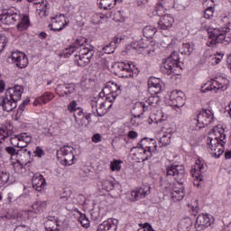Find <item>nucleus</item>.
<instances>
[{"mask_svg":"<svg viewBox=\"0 0 231 231\" xmlns=\"http://www.w3.org/2000/svg\"><path fill=\"white\" fill-rule=\"evenodd\" d=\"M225 143H226V134L223 125L214 126L208 134L207 145L209 154L214 158H219L225 152Z\"/></svg>","mask_w":231,"mask_h":231,"instance_id":"f257e3e1","label":"nucleus"},{"mask_svg":"<svg viewBox=\"0 0 231 231\" xmlns=\"http://www.w3.org/2000/svg\"><path fill=\"white\" fill-rule=\"evenodd\" d=\"M85 42V38H79L69 48H67L65 51L66 55L76 53L74 54L76 57L75 61L77 62L78 66L80 67L89 64L91 59H93V56L95 55V48L90 45H84Z\"/></svg>","mask_w":231,"mask_h":231,"instance_id":"f03ea898","label":"nucleus"},{"mask_svg":"<svg viewBox=\"0 0 231 231\" xmlns=\"http://www.w3.org/2000/svg\"><path fill=\"white\" fill-rule=\"evenodd\" d=\"M166 176H172L177 184H174L173 190L170 194L173 201H181L185 198V188L180 181L185 180V166L181 164H171V166H166Z\"/></svg>","mask_w":231,"mask_h":231,"instance_id":"7ed1b4c3","label":"nucleus"},{"mask_svg":"<svg viewBox=\"0 0 231 231\" xmlns=\"http://www.w3.org/2000/svg\"><path fill=\"white\" fill-rule=\"evenodd\" d=\"M148 124L152 125L154 127H159L161 130L159 132V143L162 147H167L170 145L171 139L172 138V128L171 125L167 123V120L163 118L162 113L159 116L151 115L148 119Z\"/></svg>","mask_w":231,"mask_h":231,"instance_id":"20e7f679","label":"nucleus"},{"mask_svg":"<svg viewBox=\"0 0 231 231\" xmlns=\"http://www.w3.org/2000/svg\"><path fill=\"white\" fill-rule=\"evenodd\" d=\"M208 40L207 46L216 48V44L231 42V31L228 27L211 28L208 30Z\"/></svg>","mask_w":231,"mask_h":231,"instance_id":"39448f33","label":"nucleus"},{"mask_svg":"<svg viewBox=\"0 0 231 231\" xmlns=\"http://www.w3.org/2000/svg\"><path fill=\"white\" fill-rule=\"evenodd\" d=\"M214 122V113L212 110H202L196 116H192L191 118V129L193 131H199L203 129L206 125H210Z\"/></svg>","mask_w":231,"mask_h":231,"instance_id":"423d86ee","label":"nucleus"},{"mask_svg":"<svg viewBox=\"0 0 231 231\" xmlns=\"http://www.w3.org/2000/svg\"><path fill=\"white\" fill-rule=\"evenodd\" d=\"M163 83L162 80L158 78H150L148 80V89L150 93H153V96H151L148 98V106H151L152 107H156L158 104L162 101L160 99V96H158L159 93L162 92Z\"/></svg>","mask_w":231,"mask_h":231,"instance_id":"0eeeda50","label":"nucleus"},{"mask_svg":"<svg viewBox=\"0 0 231 231\" xmlns=\"http://www.w3.org/2000/svg\"><path fill=\"white\" fill-rule=\"evenodd\" d=\"M226 89H228V79L220 77L204 83L200 91L201 93H208V91L219 93V91H226Z\"/></svg>","mask_w":231,"mask_h":231,"instance_id":"6e6552de","label":"nucleus"},{"mask_svg":"<svg viewBox=\"0 0 231 231\" xmlns=\"http://www.w3.org/2000/svg\"><path fill=\"white\" fill-rule=\"evenodd\" d=\"M57 156L61 165L71 166L77 162V158H75V148L73 146H62L58 151Z\"/></svg>","mask_w":231,"mask_h":231,"instance_id":"1a4fd4ad","label":"nucleus"},{"mask_svg":"<svg viewBox=\"0 0 231 231\" xmlns=\"http://www.w3.org/2000/svg\"><path fill=\"white\" fill-rule=\"evenodd\" d=\"M179 69L180 55H178V52L176 51L172 52L170 57L164 60L161 66V70L166 75H172V73L177 75L178 73H176V70Z\"/></svg>","mask_w":231,"mask_h":231,"instance_id":"9d476101","label":"nucleus"},{"mask_svg":"<svg viewBox=\"0 0 231 231\" xmlns=\"http://www.w3.org/2000/svg\"><path fill=\"white\" fill-rule=\"evenodd\" d=\"M164 102L171 107H183L185 106V93L181 90L171 91L165 96Z\"/></svg>","mask_w":231,"mask_h":231,"instance_id":"9b49d317","label":"nucleus"},{"mask_svg":"<svg viewBox=\"0 0 231 231\" xmlns=\"http://www.w3.org/2000/svg\"><path fill=\"white\" fill-rule=\"evenodd\" d=\"M10 143L14 147H18V149H24L32 143V134L28 133H21L19 134H13L10 137Z\"/></svg>","mask_w":231,"mask_h":231,"instance_id":"f8f14e48","label":"nucleus"},{"mask_svg":"<svg viewBox=\"0 0 231 231\" xmlns=\"http://www.w3.org/2000/svg\"><path fill=\"white\" fill-rule=\"evenodd\" d=\"M120 93H122L120 85L113 81H109L102 89V92L99 93V97H106V98H110V100L113 101L118 97V95H120Z\"/></svg>","mask_w":231,"mask_h":231,"instance_id":"ddd939ff","label":"nucleus"},{"mask_svg":"<svg viewBox=\"0 0 231 231\" xmlns=\"http://www.w3.org/2000/svg\"><path fill=\"white\" fill-rule=\"evenodd\" d=\"M99 105L98 108L96 109L95 113H97V116H105L107 114V111L109 107H111L113 105L109 103V101L104 100L102 97H93L90 101V106L92 109H95L97 107V105Z\"/></svg>","mask_w":231,"mask_h":231,"instance_id":"4468645a","label":"nucleus"},{"mask_svg":"<svg viewBox=\"0 0 231 231\" xmlns=\"http://www.w3.org/2000/svg\"><path fill=\"white\" fill-rule=\"evenodd\" d=\"M8 60L20 69H23L28 66V56L21 51L13 52L12 55L8 57Z\"/></svg>","mask_w":231,"mask_h":231,"instance_id":"2eb2a0df","label":"nucleus"},{"mask_svg":"<svg viewBox=\"0 0 231 231\" xmlns=\"http://www.w3.org/2000/svg\"><path fill=\"white\" fill-rule=\"evenodd\" d=\"M51 19V23L49 24V28H51V30H52L53 32H60V30H63L64 26L68 24V22H66V15H64L63 14H56Z\"/></svg>","mask_w":231,"mask_h":231,"instance_id":"dca6fc26","label":"nucleus"},{"mask_svg":"<svg viewBox=\"0 0 231 231\" xmlns=\"http://www.w3.org/2000/svg\"><path fill=\"white\" fill-rule=\"evenodd\" d=\"M134 160H136L138 163L142 162H145V160H149L151 156V152H147V150L143 147H142L140 144L138 146H135L132 149Z\"/></svg>","mask_w":231,"mask_h":231,"instance_id":"f3484780","label":"nucleus"},{"mask_svg":"<svg viewBox=\"0 0 231 231\" xmlns=\"http://www.w3.org/2000/svg\"><path fill=\"white\" fill-rule=\"evenodd\" d=\"M205 172V161L199 158L193 168L191 169V174L193 178H196L199 181H203V173Z\"/></svg>","mask_w":231,"mask_h":231,"instance_id":"a211bd4d","label":"nucleus"},{"mask_svg":"<svg viewBox=\"0 0 231 231\" xmlns=\"http://www.w3.org/2000/svg\"><path fill=\"white\" fill-rule=\"evenodd\" d=\"M212 225V218L208 214H200L198 216L195 223V228L197 231L205 230Z\"/></svg>","mask_w":231,"mask_h":231,"instance_id":"6ab92c4d","label":"nucleus"},{"mask_svg":"<svg viewBox=\"0 0 231 231\" xmlns=\"http://www.w3.org/2000/svg\"><path fill=\"white\" fill-rule=\"evenodd\" d=\"M23 93H24V87L21 85H15L6 90L5 96L9 97L11 99L17 103L19 100H21Z\"/></svg>","mask_w":231,"mask_h":231,"instance_id":"aec40b11","label":"nucleus"},{"mask_svg":"<svg viewBox=\"0 0 231 231\" xmlns=\"http://www.w3.org/2000/svg\"><path fill=\"white\" fill-rule=\"evenodd\" d=\"M47 207H48V203L46 201H42V200L35 201L28 211L22 212V216H26L28 212H31V214H35L36 216H39L40 214H42V212L46 210Z\"/></svg>","mask_w":231,"mask_h":231,"instance_id":"412c9836","label":"nucleus"},{"mask_svg":"<svg viewBox=\"0 0 231 231\" xmlns=\"http://www.w3.org/2000/svg\"><path fill=\"white\" fill-rule=\"evenodd\" d=\"M139 145L142 146L146 152H149L150 154L152 156V152H156L158 149V144L156 143V140L151 138H143L139 143Z\"/></svg>","mask_w":231,"mask_h":231,"instance_id":"4be33fe9","label":"nucleus"},{"mask_svg":"<svg viewBox=\"0 0 231 231\" xmlns=\"http://www.w3.org/2000/svg\"><path fill=\"white\" fill-rule=\"evenodd\" d=\"M116 228H118V220L108 218L97 226V231H116Z\"/></svg>","mask_w":231,"mask_h":231,"instance_id":"5701e85b","label":"nucleus"},{"mask_svg":"<svg viewBox=\"0 0 231 231\" xmlns=\"http://www.w3.org/2000/svg\"><path fill=\"white\" fill-rule=\"evenodd\" d=\"M97 187L101 190H113L115 187H118V182L115 179H102L97 182Z\"/></svg>","mask_w":231,"mask_h":231,"instance_id":"b1692460","label":"nucleus"},{"mask_svg":"<svg viewBox=\"0 0 231 231\" xmlns=\"http://www.w3.org/2000/svg\"><path fill=\"white\" fill-rule=\"evenodd\" d=\"M46 179L41 174H34L32 177V188L38 192H42L46 188Z\"/></svg>","mask_w":231,"mask_h":231,"instance_id":"393cba45","label":"nucleus"},{"mask_svg":"<svg viewBox=\"0 0 231 231\" xmlns=\"http://www.w3.org/2000/svg\"><path fill=\"white\" fill-rule=\"evenodd\" d=\"M0 106H2L4 111L10 113V111H14L15 107H17V103L15 100L10 98L8 96H5L0 99Z\"/></svg>","mask_w":231,"mask_h":231,"instance_id":"a878e982","label":"nucleus"},{"mask_svg":"<svg viewBox=\"0 0 231 231\" xmlns=\"http://www.w3.org/2000/svg\"><path fill=\"white\" fill-rule=\"evenodd\" d=\"M174 18L171 14H164L158 22V28L160 30H171Z\"/></svg>","mask_w":231,"mask_h":231,"instance_id":"bb28decb","label":"nucleus"},{"mask_svg":"<svg viewBox=\"0 0 231 231\" xmlns=\"http://www.w3.org/2000/svg\"><path fill=\"white\" fill-rule=\"evenodd\" d=\"M19 19H21V15L14 13V11H8L4 14V23H5V24H13V23H17Z\"/></svg>","mask_w":231,"mask_h":231,"instance_id":"cd10ccee","label":"nucleus"},{"mask_svg":"<svg viewBox=\"0 0 231 231\" xmlns=\"http://www.w3.org/2000/svg\"><path fill=\"white\" fill-rule=\"evenodd\" d=\"M119 69H121V71H123L124 73L122 74V77L125 79H129L134 77L133 74V69H131V64L130 63H120L118 65Z\"/></svg>","mask_w":231,"mask_h":231,"instance_id":"c85d7f7f","label":"nucleus"},{"mask_svg":"<svg viewBox=\"0 0 231 231\" xmlns=\"http://www.w3.org/2000/svg\"><path fill=\"white\" fill-rule=\"evenodd\" d=\"M124 0H98V5L100 8L104 10H111L115 5H118V3H122Z\"/></svg>","mask_w":231,"mask_h":231,"instance_id":"c756f323","label":"nucleus"},{"mask_svg":"<svg viewBox=\"0 0 231 231\" xmlns=\"http://www.w3.org/2000/svg\"><path fill=\"white\" fill-rule=\"evenodd\" d=\"M174 189V184H171L169 182V180H162L161 182V190L164 196H169V194H171L172 190Z\"/></svg>","mask_w":231,"mask_h":231,"instance_id":"7c9ffc66","label":"nucleus"},{"mask_svg":"<svg viewBox=\"0 0 231 231\" xmlns=\"http://www.w3.org/2000/svg\"><path fill=\"white\" fill-rule=\"evenodd\" d=\"M179 51L181 55H190V53L194 51V46H192L190 42H183L180 47Z\"/></svg>","mask_w":231,"mask_h":231,"instance_id":"2f4dec72","label":"nucleus"},{"mask_svg":"<svg viewBox=\"0 0 231 231\" xmlns=\"http://www.w3.org/2000/svg\"><path fill=\"white\" fill-rule=\"evenodd\" d=\"M57 91H63V94L69 97L72 93H75V86L72 84H65L57 88Z\"/></svg>","mask_w":231,"mask_h":231,"instance_id":"473e14b6","label":"nucleus"},{"mask_svg":"<svg viewBox=\"0 0 231 231\" xmlns=\"http://www.w3.org/2000/svg\"><path fill=\"white\" fill-rule=\"evenodd\" d=\"M157 30L156 27L152 25H147L143 29V33L144 37L147 39H151L152 37H154V34L156 33Z\"/></svg>","mask_w":231,"mask_h":231,"instance_id":"72a5a7b5","label":"nucleus"},{"mask_svg":"<svg viewBox=\"0 0 231 231\" xmlns=\"http://www.w3.org/2000/svg\"><path fill=\"white\" fill-rule=\"evenodd\" d=\"M122 163H124V162L114 159L110 162V171H112V172H120V171H122Z\"/></svg>","mask_w":231,"mask_h":231,"instance_id":"f704fd0d","label":"nucleus"},{"mask_svg":"<svg viewBox=\"0 0 231 231\" xmlns=\"http://www.w3.org/2000/svg\"><path fill=\"white\" fill-rule=\"evenodd\" d=\"M30 26V18L26 15L23 16L22 21L18 23L17 29L20 32H23V30H28Z\"/></svg>","mask_w":231,"mask_h":231,"instance_id":"c9c22d12","label":"nucleus"},{"mask_svg":"<svg viewBox=\"0 0 231 231\" xmlns=\"http://www.w3.org/2000/svg\"><path fill=\"white\" fill-rule=\"evenodd\" d=\"M53 98H55V95H53L51 92H46L40 97L42 104H48V102L53 100Z\"/></svg>","mask_w":231,"mask_h":231,"instance_id":"e433bc0d","label":"nucleus"},{"mask_svg":"<svg viewBox=\"0 0 231 231\" xmlns=\"http://www.w3.org/2000/svg\"><path fill=\"white\" fill-rule=\"evenodd\" d=\"M75 122V127H77V129H80V127H88L89 125L88 120H86L84 116L80 118L76 117Z\"/></svg>","mask_w":231,"mask_h":231,"instance_id":"4c0bfd02","label":"nucleus"},{"mask_svg":"<svg viewBox=\"0 0 231 231\" xmlns=\"http://www.w3.org/2000/svg\"><path fill=\"white\" fill-rule=\"evenodd\" d=\"M79 223H80L83 228H89V226H90L89 218H88V217L85 214H80L79 217Z\"/></svg>","mask_w":231,"mask_h":231,"instance_id":"58836bf2","label":"nucleus"},{"mask_svg":"<svg viewBox=\"0 0 231 231\" xmlns=\"http://www.w3.org/2000/svg\"><path fill=\"white\" fill-rule=\"evenodd\" d=\"M11 165L14 168V172H21L23 171V165H24V162L20 160H16L12 161Z\"/></svg>","mask_w":231,"mask_h":231,"instance_id":"ea45409f","label":"nucleus"},{"mask_svg":"<svg viewBox=\"0 0 231 231\" xmlns=\"http://www.w3.org/2000/svg\"><path fill=\"white\" fill-rule=\"evenodd\" d=\"M57 226H59V224L57 223V221L47 220L45 222L46 231H55L57 230Z\"/></svg>","mask_w":231,"mask_h":231,"instance_id":"a19ab883","label":"nucleus"},{"mask_svg":"<svg viewBox=\"0 0 231 231\" xmlns=\"http://www.w3.org/2000/svg\"><path fill=\"white\" fill-rule=\"evenodd\" d=\"M9 180H10V174H8L5 171H0V189L2 185L8 183Z\"/></svg>","mask_w":231,"mask_h":231,"instance_id":"79ce46f5","label":"nucleus"},{"mask_svg":"<svg viewBox=\"0 0 231 231\" xmlns=\"http://www.w3.org/2000/svg\"><path fill=\"white\" fill-rule=\"evenodd\" d=\"M223 53L219 52L217 54H214L213 56L210 57V61L213 66H216V64H219L221 60H223Z\"/></svg>","mask_w":231,"mask_h":231,"instance_id":"37998d69","label":"nucleus"},{"mask_svg":"<svg viewBox=\"0 0 231 231\" xmlns=\"http://www.w3.org/2000/svg\"><path fill=\"white\" fill-rule=\"evenodd\" d=\"M167 10L169 9L166 8L161 2H159V4L155 7V12L159 16L165 15V12H167Z\"/></svg>","mask_w":231,"mask_h":231,"instance_id":"c03bdc74","label":"nucleus"},{"mask_svg":"<svg viewBox=\"0 0 231 231\" xmlns=\"http://www.w3.org/2000/svg\"><path fill=\"white\" fill-rule=\"evenodd\" d=\"M190 223H187V220H182L178 225V231H189Z\"/></svg>","mask_w":231,"mask_h":231,"instance_id":"a18cd8bd","label":"nucleus"},{"mask_svg":"<svg viewBox=\"0 0 231 231\" xmlns=\"http://www.w3.org/2000/svg\"><path fill=\"white\" fill-rule=\"evenodd\" d=\"M139 190V194H141L142 198H145V196H149L151 194V186H142L137 189Z\"/></svg>","mask_w":231,"mask_h":231,"instance_id":"49530a36","label":"nucleus"},{"mask_svg":"<svg viewBox=\"0 0 231 231\" xmlns=\"http://www.w3.org/2000/svg\"><path fill=\"white\" fill-rule=\"evenodd\" d=\"M79 108L80 106H79V104L75 100L69 102L68 105V111L70 113H77V110Z\"/></svg>","mask_w":231,"mask_h":231,"instance_id":"de8ad7c7","label":"nucleus"},{"mask_svg":"<svg viewBox=\"0 0 231 231\" xmlns=\"http://www.w3.org/2000/svg\"><path fill=\"white\" fill-rule=\"evenodd\" d=\"M102 50L104 53L111 55V53H115V45L113 44V42L108 43L105 45Z\"/></svg>","mask_w":231,"mask_h":231,"instance_id":"09e8293b","label":"nucleus"},{"mask_svg":"<svg viewBox=\"0 0 231 231\" xmlns=\"http://www.w3.org/2000/svg\"><path fill=\"white\" fill-rule=\"evenodd\" d=\"M146 106L143 103H136L135 107L134 108V111H139V114H137V116H140L141 115H143V111L146 109Z\"/></svg>","mask_w":231,"mask_h":231,"instance_id":"8fccbe9b","label":"nucleus"},{"mask_svg":"<svg viewBox=\"0 0 231 231\" xmlns=\"http://www.w3.org/2000/svg\"><path fill=\"white\" fill-rule=\"evenodd\" d=\"M156 48H158V45H156V42H151L146 48L147 54L152 55V53H154V51H156Z\"/></svg>","mask_w":231,"mask_h":231,"instance_id":"3c124183","label":"nucleus"},{"mask_svg":"<svg viewBox=\"0 0 231 231\" xmlns=\"http://www.w3.org/2000/svg\"><path fill=\"white\" fill-rule=\"evenodd\" d=\"M5 152H8L11 155V160H14V156L19 154V151H17L14 147L13 146H7L5 148Z\"/></svg>","mask_w":231,"mask_h":231,"instance_id":"603ef678","label":"nucleus"},{"mask_svg":"<svg viewBox=\"0 0 231 231\" xmlns=\"http://www.w3.org/2000/svg\"><path fill=\"white\" fill-rule=\"evenodd\" d=\"M8 130L6 128H0V143H3V141L8 138Z\"/></svg>","mask_w":231,"mask_h":231,"instance_id":"864d4df0","label":"nucleus"},{"mask_svg":"<svg viewBox=\"0 0 231 231\" xmlns=\"http://www.w3.org/2000/svg\"><path fill=\"white\" fill-rule=\"evenodd\" d=\"M160 2L162 3V5H163L165 6V8H167L168 10H170V8H174V0H160Z\"/></svg>","mask_w":231,"mask_h":231,"instance_id":"5fc2aeb1","label":"nucleus"},{"mask_svg":"<svg viewBox=\"0 0 231 231\" xmlns=\"http://www.w3.org/2000/svg\"><path fill=\"white\" fill-rule=\"evenodd\" d=\"M205 19H212L214 17V7H208L204 13Z\"/></svg>","mask_w":231,"mask_h":231,"instance_id":"6e6d98bb","label":"nucleus"},{"mask_svg":"<svg viewBox=\"0 0 231 231\" xmlns=\"http://www.w3.org/2000/svg\"><path fill=\"white\" fill-rule=\"evenodd\" d=\"M8 42V38L5 35H0V53L6 47V43Z\"/></svg>","mask_w":231,"mask_h":231,"instance_id":"4d7b16f0","label":"nucleus"},{"mask_svg":"<svg viewBox=\"0 0 231 231\" xmlns=\"http://www.w3.org/2000/svg\"><path fill=\"white\" fill-rule=\"evenodd\" d=\"M133 201H138V199H142V195L140 194V191L138 189H134L131 193Z\"/></svg>","mask_w":231,"mask_h":231,"instance_id":"13d9d810","label":"nucleus"},{"mask_svg":"<svg viewBox=\"0 0 231 231\" xmlns=\"http://www.w3.org/2000/svg\"><path fill=\"white\" fill-rule=\"evenodd\" d=\"M46 2H42L41 4V6H42L41 9H37L38 14L40 15V17H45L46 15Z\"/></svg>","mask_w":231,"mask_h":231,"instance_id":"bf43d9fd","label":"nucleus"},{"mask_svg":"<svg viewBox=\"0 0 231 231\" xmlns=\"http://www.w3.org/2000/svg\"><path fill=\"white\" fill-rule=\"evenodd\" d=\"M33 154L37 158H42V156H44L45 152H44V150L42 148H41V146H37L33 152Z\"/></svg>","mask_w":231,"mask_h":231,"instance_id":"052dcab7","label":"nucleus"},{"mask_svg":"<svg viewBox=\"0 0 231 231\" xmlns=\"http://www.w3.org/2000/svg\"><path fill=\"white\" fill-rule=\"evenodd\" d=\"M86 113H84V110L82 108H79L76 111V114L74 115L75 122L77 121V118H83L85 116Z\"/></svg>","mask_w":231,"mask_h":231,"instance_id":"680f3d73","label":"nucleus"},{"mask_svg":"<svg viewBox=\"0 0 231 231\" xmlns=\"http://www.w3.org/2000/svg\"><path fill=\"white\" fill-rule=\"evenodd\" d=\"M79 203V205H84L86 203V196L84 195H78V200L73 201V203Z\"/></svg>","mask_w":231,"mask_h":231,"instance_id":"e2e57ef3","label":"nucleus"},{"mask_svg":"<svg viewBox=\"0 0 231 231\" xmlns=\"http://www.w3.org/2000/svg\"><path fill=\"white\" fill-rule=\"evenodd\" d=\"M92 142H94V143H98L102 142V135H100L99 134H95L92 136Z\"/></svg>","mask_w":231,"mask_h":231,"instance_id":"0e129e2a","label":"nucleus"},{"mask_svg":"<svg viewBox=\"0 0 231 231\" xmlns=\"http://www.w3.org/2000/svg\"><path fill=\"white\" fill-rule=\"evenodd\" d=\"M149 0H135V5L140 8H144Z\"/></svg>","mask_w":231,"mask_h":231,"instance_id":"69168bd1","label":"nucleus"},{"mask_svg":"<svg viewBox=\"0 0 231 231\" xmlns=\"http://www.w3.org/2000/svg\"><path fill=\"white\" fill-rule=\"evenodd\" d=\"M128 138H130L131 140H134V138H138V133H136L135 131H130L128 133Z\"/></svg>","mask_w":231,"mask_h":231,"instance_id":"338daca9","label":"nucleus"},{"mask_svg":"<svg viewBox=\"0 0 231 231\" xmlns=\"http://www.w3.org/2000/svg\"><path fill=\"white\" fill-rule=\"evenodd\" d=\"M137 231H154V230L152 229V226H144V227L139 228Z\"/></svg>","mask_w":231,"mask_h":231,"instance_id":"774afa93","label":"nucleus"}]
</instances>
